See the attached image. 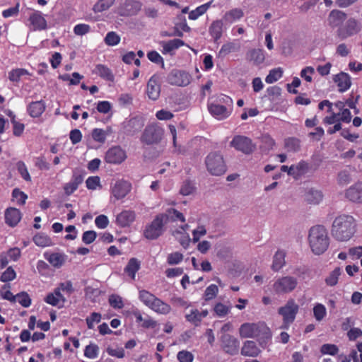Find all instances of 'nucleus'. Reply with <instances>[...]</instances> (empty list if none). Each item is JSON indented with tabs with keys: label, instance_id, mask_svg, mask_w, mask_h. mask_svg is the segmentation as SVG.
Here are the masks:
<instances>
[{
	"label": "nucleus",
	"instance_id": "e2e57ef3",
	"mask_svg": "<svg viewBox=\"0 0 362 362\" xmlns=\"http://www.w3.org/2000/svg\"><path fill=\"white\" fill-rule=\"evenodd\" d=\"M12 197L16 199L19 205H23L28 198L25 193L21 191L18 188H15L12 192Z\"/></svg>",
	"mask_w": 362,
	"mask_h": 362
},
{
	"label": "nucleus",
	"instance_id": "9d476101",
	"mask_svg": "<svg viewBox=\"0 0 362 362\" xmlns=\"http://www.w3.org/2000/svg\"><path fill=\"white\" fill-rule=\"evenodd\" d=\"M298 285L296 277L286 276L279 278L273 284V289L278 294L288 293L293 291Z\"/></svg>",
	"mask_w": 362,
	"mask_h": 362
},
{
	"label": "nucleus",
	"instance_id": "f03ea898",
	"mask_svg": "<svg viewBox=\"0 0 362 362\" xmlns=\"http://www.w3.org/2000/svg\"><path fill=\"white\" fill-rule=\"evenodd\" d=\"M308 243L311 251L315 255L323 254L329 245L327 229L322 226L312 227L308 233Z\"/></svg>",
	"mask_w": 362,
	"mask_h": 362
},
{
	"label": "nucleus",
	"instance_id": "4d7b16f0",
	"mask_svg": "<svg viewBox=\"0 0 362 362\" xmlns=\"http://www.w3.org/2000/svg\"><path fill=\"white\" fill-rule=\"evenodd\" d=\"M167 216L172 221H180L181 222H185V218L182 213L175 209H169L167 211Z\"/></svg>",
	"mask_w": 362,
	"mask_h": 362
},
{
	"label": "nucleus",
	"instance_id": "473e14b6",
	"mask_svg": "<svg viewBox=\"0 0 362 362\" xmlns=\"http://www.w3.org/2000/svg\"><path fill=\"white\" fill-rule=\"evenodd\" d=\"M140 269V262L136 258H131L124 268V272L131 277L135 279L136 273Z\"/></svg>",
	"mask_w": 362,
	"mask_h": 362
},
{
	"label": "nucleus",
	"instance_id": "aec40b11",
	"mask_svg": "<svg viewBox=\"0 0 362 362\" xmlns=\"http://www.w3.org/2000/svg\"><path fill=\"white\" fill-rule=\"evenodd\" d=\"M45 259L54 268H61L66 262L67 256L62 252H45Z\"/></svg>",
	"mask_w": 362,
	"mask_h": 362
},
{
	"label": "nucleus",
	"instance_id": "c756f323",
	"mask_svg": "<svg viewBox=\"0 0 362 362\" xmlns=\"http://www.w3.org/2000/svg\"><path fill=\"white\" fill-rule=\"evenodd\" d=\"M93 74L98 75L107 81H113L115 79L111 69L104 64H97L93 71Z\"/></svg>",
	"mask_w": 362,
	"mask_h": 362
},
{
	"label": "nucleus",
	"instance_id": "9b49d317",
	"mask_svg": "<svg viewBox=\"0 0 362 362\" xmlns=\"http://www.w3.org/2000/svg\"><path fill=\"white\" fill-rule=\"evenodd\" d=\"M127 158V154L124 149L120 146H113L110 147L105 154V161L107 163L113 165H119L124 162Z\"/></svg>",
	"mask_w": 362,
	"mask_h": 362
},
{
	"label": "nucleus",
	"instance_id": "69168bd1",
	"mask_svg": "<svg viewBox=\"0 0 362 362\" xmlns=\"http://www.w3.org/2000/svg\"><path fill=\"white\" fill-rule=\"evenodd\" d=\"M147 57L151 62L157 64H160L162 67L164 66L163 59L158 52L154 50L148 52Z\"/></svg>",
	"mask_w": 362,
	"mask_h": 362
},
{
	"label": "nucleus",
	"instance_id": "20e7f679",
	"mask_svg": "<svg viewBox=\"0 0 362 362\" xmlns=\"http://www.w3.org/2000/svg\"><path fill=\"white\" fill-rule=\"evenodd\" d=\"M207 170L210 174L215 176H220L226 171L223 156L217 153H210L205 160Z\"/></svg>",
	"mask_w": 362,
	"mask_h": 362
},
{
	"label": "nucleus",
	"instance_id": "8fccbe9b",
	"mask_svg": "<svg viewBox=\"0 0 362 362\" xmlns=\"http://www.w3.org/2000/svg\"><path fill=\"white\" fill-rule=\"evenodd\" d=\"M194 183L189 180H185L180 187V193L184 196L192 194L195 190Z\"/></svg>",
	"mask_w": 362,
	"mask_h": 362
},
{
	"label": "nucleus",
	"instance_id": "3c124183",
	"mask_svg": "<svg viewBox=\"0 0 362 362\" xmlns=\"http://www.w3.org/2000/svg\"><path fill=\"white\" fill-rule=\"evenodd\" d=\"M285 148L288 151H298L300 149V141L296 138H288L285 140Z\"/></svg>",
	"mask_w": 362,
	"mask_h": 362
},
{
	"label": "nucleus",
	"instance_id": "052dcab7",
	"mask_svg": "<svg viewBox=\"0 0 362 362\" xmlns=\"http://www.w3.org/2000/svg\"><path fill=\"white\" fill-rule=\"evenodd\" d=\"M86 185L90 190H95L98 187H101L100 177L90 176L86 181Z\"/></svg>",
	"mask_w": 362,
	"mask_h": 362
},
{
	"label": "nucleus",
	"instance_id": "6e6d98bb",
	"mask_svg": "<svg viewBox=\"0 0 362 362\" xmlns=\"http://www.w3.org/2000/svg\"><path fill=\"white\" fill-rule=\"evenodd\" d=\"M16 277V273L15 270L11 267H8L1 275L0 281L4 283L11 281L15 279Z\"/></svg>",
	"mask_w": 362,
	"mask_h": 362
},
{
	"label": "nucleus",
	"instance_id": "5fc2aeb1",
	"mask_svg": "<svg viewBox=\"0 0 362 362\" xmlns=\"http://www.w3.org/2000/svg\"><path fill=\"white\" fill-rule=\"evenodd\" d=\"M16 300L24 308H28L31 305V298L28 293L22 291L16 295Z\"/></svg>",
	"mask_w": 362,
	"mask_h": 362
},
{
	"label": "nucleus",
	"instance_id": "72a5a7b5",
	"mask_svg": "<svg viewBox=\"0 0 362 362\" xmlns=\"http://www.w3.org/2000/svg\"><path fill=\"white\" fill-rule=\"evenodd\" d=\"M211 4L212 1H210L206 4L199 6L195 9L191 11L189 13L188 18L192 21L197 20L207 11V10L210 8Z\"/></svg>",
	"mask_w": 362,
	"mask_h": 362
},
{
	"label": "nucleus",
	"instance_id": "6ab92c4d",
	"mask_svg": "<svg viewBox=\"0 0 362 362\" xmlns=\"http://www.w3.org/2000/svg\"><path fill=\"white\" fill-rule=\"evenodd\" d=\"M346 13L338 9L332 10L327 16V24L332 28H339L346 20Z\"/></svg>",
	"mask_w": 362,
	"mask_h": 362
},
{
	"label": "nucleus",
	"instance_id": "79ce46f5",
	"mask_svg": "<svg viewBox=\"0 0 362 362\" xmlns=\"http://www.w3.org/2000/svg\"><path fill=\"white\" fill-rule=\"evenodd\" d=\"M265 60L264 52L262 49H254L250 53V61L255 65L262 64Z\"/></svg>",
	"mask_w": 362,
	"mask_h": 362
},
{
	"label": "nucleus",
	"instance_id": "7c9ffc66",
	"mask_svg": "<svg viewBox=\"0 0 362 362\" xmlns=\"http://www.w3.org/2000/svg\"><path fill=\"white\" fill-rule=\"evenodd\" d=\"M285 257V251L282 250H277L273 257L272 269L275 272L279 271L286 264Z\"/></svg>",
	"mask_w": 362,
	"mask_h": 362
},
{
	"label": "nucleus",
	"instance_id": "2eb2a0df",
	"mask_svg": "<svg viewBox=\"0 0 362 362\" xmlns=\"http://www.w3.org/2000/svg\"><path fill=\"white\" fill-rule=\"evenodd\" d=\"M207 107L210 114L218 120L228 118L233 111L232 108H228L226 105H221L215 101L208 102Z\"/></svg>",
	"mask_w": 362,
	"mask_h": 362
},
{
	"label": "nucleus",
	"instance_id": "774afa93",
	"mask_svg": "<svg viewBox=\"0 0 362 362\" xmlns=\"http://www.w3.org/2000/svg\"><path fill=\"white\" fill-rule=\"evenodd\" d=\"M183 259V255L179 252H173L168 255L167 262L170 265L177 264Z\"/></svg>",
	"mask_w": 362,
	"mask_h": 362
},
{
	"label": "nucleus",
	"instance_id": "e433bc0d",
	"mask_svg": "<svg viewBox=\"0 0 362 362\" xmlns=\"http://www.w3.org/2000/svg\"><path fill=\"white\" fill-rule=\"evenodd\" d=\"M322 194L317 189H309L305 194V199L308 202L313 204H319L322 200Z\"/></svg>",
	"mask_w": 362,
	"mask_h": 362
},
{
	"label": "nucleus",
	"instance_id": "39448f33",
	"mask_svg": "<svg viewBox=\"0 0 362 362\" xmlns=\"http://www.w3.org/2000/svg\"><path fill=\"white\" fill-rule=\"evenodd\" d=\"M163 134L164 130L162 127L156 124H151L146 127L140 140L146 145L157 144L161 141Z\"/></svg>",
	"mask_w": 362,
	"mask_h": 362
},
{
	"label": "nucleus",
	"instance_id": "5701e85b",
	"mask_svg": "<svg viewBox=\"0 0 362 362\" xmlns=\"http://www.w3.org/2000/svg\"><path fill=\"white\" fill-rule=\"evenodd\" d=\"M4 216L5 223L11 227L17 226L22 218L21 211L14 207H9L6 209Z\"/></svg>",
	"mask_w": 362,
	"mask_h": 362
},
{
	"label": "nucleus",
	"instance_id": "a878e982",
	"mask_svg": "<svg viewBox=\"0 0 362 362\" xmlns=\"http://www.w3.org/2000/svg\"><path fill=\"white\" fill-rule=\"evenodd\" d=\"M29 21L35 30H43L47 27L46 19L39 11H35L30 16Z\"/></svg>",
	"mask_w": 362,
	"mask_h": 362
},
{
	"label": "nucleus",
	"instance_id": "6e6552de",
	"mask_svg": "<svg viewBox=\"0 0 362 362\" xmlns=\"http://www.w3.org/2000/svg\"><path fill=\"white\" fill-rule=\"evenodd\" d=\"M361 27L358 20L354 18H348L346 22L339 27L337 31V35L341 40L346 39L358 34Z\"/></svg>",
	"mask_w": 362,
	"mask_h": 362
},
{
	"label": "nucleus",
	"instance_id": "bf43d9fd",
	"mask_svg": "<svg viewBox=\"0 0 362 362\" xmlns=\"http://www.w3.org/2000/svg\"><path fill=\"white\" fill-rule=\"evenodd\" d=\"M91 134L93 139L97 142L104 143L106 140L107 134L102 129H93Z\"/></svg>",
	"mask_w": 362,
	"mask_h": 362
},
{
	"label": "nucleus",
	"instance_id": "412c9836",
	"mask_svg": "<svg viewBox=\"0 0 362 362\" xmlns=\"http://www.w3.org/2000/svg\"><path fill=\"white\" fill-rule=\"evenodd\" d=\"M346 197L354 203H362V182H358L349 187L345 192Z\"/></svg>",
	"mask_w": 362,
	"mask_h": 362
},
{
	"label": "nucleus",
	"instance_id": "ea45409f",
	"mask_svg": "<svg viewBox=\"0 0 362 362\" xmlns=\"http://www.w3.org/2000/svg\"><path fill=\"white\" fill-rule=\"evenodd\" d=\"M283 73L284 70L281 67L271 69L269 72V74L265 78V82L267 83L271 84L277 81L282 77Z\"/></svg>",
	"mask_w": 362,
	"mask_h": 362
},
{
	"label": "nucleus",
	"instance_id": "4468645a",
	"mask_svg": "<svg viewBox=\"0 0 362 362\" xmlns=\"http://www.w3.org/2000/svg\"><path fill=\"white\" fill-rule=\"evenodd\" d=\"M144 119L142 117L136 116L125 120L122 124L124 133L133 136L144 127Z\"/></svg>",
	"mask_w": 362,
	"mask_h": 362
},
{
	"label": "nucleus",
	"instance_id": "f3484780",
	"mask_svg": "<svg viewBox=\"0 0 362 362\" xmlns=\"http://www.w3.org/2000/svg\"><path fill=\"white\" fill-rule=\"evenodd\" d=\"M142 8V3L138 0H125L119 6V14L123 16L136 15Z\"/></svg>",
	"mask_w": 362,
	"mask_h": 362
},
{
	"label": "nucleus",
	"instance_id": "f704fd0d",
	"mask_svg": "<svg viewBox=\"0 0 362 362\" xmlns=\"http://www.w3.org/2000/svg\"><path fill=\"white\" fill-rule=\"evenodd\" d=\"M223 33V23L221 21H214L209 27V33L215 41L218 40Z\"/></svg>",
	"mask_w": 362,
	"mask_h": 362
},
{
	"label": "nucleus",
	"instance_id": "c03bdc74",
	"mask_svg": "<svg viewBox=\"0 0 362 362\" xmlns=\"http://www.w3.org/2000/svg\"><path fill=\"white\" fill-rule=\"evenodd\" d=\"M121 40L120 36L115 31L108 32L104 38L105 43L108 46L117 45Z\"/></svg>",
	"mask_w": 362,
	"mask_h": 362
},
{
	"label": "nucleus",
	"instance_id": "423d86ee",
	"mask_svg": "<svg viewBox=\"0 0 362 362\" xmlns=\"http://www.w3.org/2000/svg\"><path fill=\"white\" fill-rule=\"evenodd\" d=\"M272 334L264 322H258L250 325V338H254L259 344L264 347L270 340Z\"/></svg>",
	"mask_w": 362,
	"mask_h": 362
},
{
	"label": "nucleus",
	"instance_id": "680f3d73",
	"mask_svg": "<svg viewBox=\"0 0 362 362\" xmlns=\"http://www.w3.org/2000/svg\"><path fill=\"white\" fill-rule=\"evenodd\" d=\"M101 320V315L98 313H92L89 317L86 319L87 327L90 329L94 328V323H98Z\"/></svg>",
	"mask_w": 362,
	"mask_h": 362
},
{
	"label": "nucleus",
	"instance_id": "f257e3e1",
	"mask_svg": "<svg viewBox=\"0 0 362 362\" xmlns=\"http://www.w3.org/2000/svg\"><path fill=\"white\" fill-rule=\"evenodd\" d=\"M355 233L354 218L349 215L337 216L332 225L331 234L337 241L350 240Z\"/></svg>",
	"mask_w": 362,
	"mask_h": 362
},
{
	"label": "nucleus",
	"instance_id": "de8ad7c7",
	"mask_svg": "<svg viewBox=\"0 0 362 362\" xmlns=\"http://www.w3.org/2000/svg\"><path fill=\"white\" fill-rule=\"evenodd\" d=\"M214 311L218 317H223L230 312V307L222 303H217L214 307Z\"/></svg>",
	"mask_w": 362,
	"mask_h": 362
},
{
	"label": "nucleus",
	"instance_id": "0eeeda50",
	"mask_svg": "<svg viewBox=\"0 0 362 362\" xmlns=\"http://www.w3.org/2000/svg\"><path fill=\"white\" fill-rule=\"evenodd\" d=\"M299 307L293 299L287 301L284 306L280 307L278 313L283 317V328H288L295 320Z\"/></svg>",
	"mask_w": 362,
	"mask_h": 362
},
{
	"label": "nucleus",
	"instance_id": "c85d7f7f",
	"mask_svg": "<svg viewBox=\"0 0 362 362\" xmlns=\"http://www.w3.org/2000/svg\"><path fill=\"white\" fill-rule=\"evenodd\" d=\"M29 115L32 117H39L45 110V103L43 100L31 102L27 108Z\"/></svg>",
	"mask_w": 362,
	"mask_h": 362
},
{
	"label": "nucleus",
	"instance_id": "338daca9",
	"mask_svg": "<svg viewBox=\"0 0 362 362\" xmlns=\"http://www.w3.org/2000/svg\"><path fill=\"white\" fill-rule=\"evenodd\" d=\"M177 358L179 362H192L194 356L190 351L182 350L177 353Z\"/></svg>",
	"mask_w": 362,
	"mask_h": 362
},
{
	"label": "nucleus",
	"instance_id": "13d9d810",
	"mask_svg": "<svg viewBox=\"0 0 362 362\" xmlns=\"http://www.w3.org/2000/svg\"><path fill=\"white\" fill-rule=\"evenodd\" d=\"M115 2V0H99L94 6L95 12H102L108 9Z\"/></svg>",
	"mask_w": 362,
	"mask_h": 362
},
{
	"label": "nucleus",
	"instance_id": "09e8293b",
	"mask_svg": "<svg viewBox=\"0 0 362 362\" xmlns=\"http://www.w3.org/2000/svg\"><path fill=\"white\" fill-rule=\"evenodd\" d=\"M16 168H17V170H18L19 174L21 175V176L22 177V178L24 180H25L27 182H31V177L28 170L27 166L23 161L20 160V161L17 162Z\"/></svg>",
	"mask_w": 362,
	"mask_h": 362
},
{
	"label": "nucleus",
	"instance_id": "58836bf2",
	"mask_svg": "<svg viewBox=\"0 0 362 362\" xmlns=\"http://www.w3.org/2000/svg\"><path fill=\"white\" fill-rule=\"evenodd\" d=\"M29 75L27 69L23 68L13 69L8 72V79L13 83L20 81L21 78L23 76Z\"/></svg>",
	"mask_w": 362,
	"mask_h": 362
},
{
	"label": "nucleus",
	"instance_id": "37998d69",
	"mask_svg": "<svg viewBox=\"0 0 362 362\" xmlns=\"http://www.w3.org/2000/svg\"><path fill=\"white\" fill-rule=\"evenodd\" d=\"M99 354V346L95 344L90 343V344L87 345L85 347L84 349V356L90 358L94 359L96 358L98 356Z\"/></svg>",
	"mask_w": 362,
	"mask_h": 362
},
{
	"label": "nucleus",
	"instance_id": "ddd939ff",
	"mask_svg": "<svg viewBox=\"0 0 362 362\" xmlns=\"http://www.w3.org/2000/svg\"><path fill=\"white\" fill-rule=\"evenodd\" d=\"M161 91L160 76L155 74L147 82L146 93L149 99L156 100L159 98Z\"/></svg>",
	"mask_w": 362,
	"mask_h": 362
},
{
	"label": "nucleus",
	"instance_id": "0e129e2a",
	"mask_svg": "<svg viewBox=\"0 0 362 362\" xmlns=\"http://www.w3.org/2000/svg\"><path fill=\"white\" fill-rule=\"evenodd\" d=\"M90 31V26L86 23H79L74 27V33L76 35L82 36Z\"/></svg>",
	"mask_w": 362,
	"mask_h": 362
},
{
	"label": "nucleus",
	"instance_id": "603ef678",
	"mask_svg": "<svg viewBox=\"0 0 362 362\" xmlns=\"http://www.w3.org/2000/svg\"><path fill=\"white\" fill-rule=\"evenodd\" d=\"M218 293V286L215 284H211L206 288V290L204 291V300L206 301H209L210 300L215 298L216 296H217Z\"/></svg>",
	"mask_w": 362,
	"mask_h": 362
},
{
	"label": "nucleus",
	"instance_id": "4c0bfd02",
	"mask_svg": "<svg viewBox=\"0 0 362 362\" xmlns=\"http://www.w3.org/2000/svg\"><path fill=\"white\" fill-rule=\"evenodd\" d=\"M33 242L39 247H45L53 245L52 239L43 233H37L33 237Z\"/></svg>",
	"mask_w": 362,
	"mask_h": 362
},
{
	"label": "nucleus",
	"instance_id": "7ed1b4c3",
	"mask_svg": "<svg viewBox=\"0 0 362 362\" xmlns=\"http://www.w3.org/2000/svg\"><path fill=\"white\" fill-rule=\"evenodd\" d=\"M139 300L148 308L160 315H168L171 311L169 304L146 290L139 291Z\"/></svg>",
	"mask_w": 362,
	"mask_h": 362
},
{
	"label": "nucleus",
	"instance_id": "cd10ccee",
	"mask_svg": "<svg viewBox=\"0 0 362 362\" xmlns=\"http://www.w3.org/2000/svg\"><path fill=\"white\" fill-rule=\"evenodd\" d=\"M334 81L337 83L339 87V90L341 92L347 90L351 85L350 76L344 72H341L335 75Z\"/></svg>",
	"mask_w": 362,
	"mask_h": 362
},
{
	"label": "nucleus",
	"instance_id": "4be33fe9",
	"mask_svg": "<svg viewBox=\"0 0 362 362\" xmlns=\"http://www.w3.org/2000/svg\"><path fill=\"white\" fill-rule=\"evenodd\" d=\"M136 218V213L132 210H123L117 214L116 223L121 228L129 226Z\"/></svg>",
	"mask_w": 362,
	"mask_h": 362
},
{
	"label": "nucleus",
	"instance_id": "864d4df0",
	"mask_svg": "<svg viewBox=\"0 0 362 362\" xmlns=\"http://www.w3.org/2000/svg\"><path fill=\"white\" fill-rule=\"evenodd\" d=\"M338 351L337 346L332 344H325L320 348V352L323 355L335 356Z\"/></svg>",
	"mask_w": 362,
	"mask_h": 362
},
{
	"label": "nucleus",
	"instance_id": "1a4fd4ad",
	"mask_svg": "<svg viewBox=\"0 0 362 362\" xmlns=\"http://www.w3.org/2000/svg\"><path fill=\"white\" fill-rule=\"evenodd\" d=\"M192 76L187 71L173 69L167 76L166 81L171 86L185 87L192 81Z\"/></svg>",
	"mask_w": 362,
	"mask_h": 362
},
{
	"label": "nucleus",
	"instance_id": "49530a36",
	"mask_svg": "<svg viewBox=\"0 0 362 362\" xmlns=\"http://www.w3.org/2000/svg\"><path fill=\"white\" fill-rule=\"evenodd\" d=\"M327 315V309L325 306L321 303H317L313 308V315L315 319L320 322Z\"/></svg>",
	"mask_w": 362,
	"mask_h": 362
},
{
	"label": "nucleus",
	"instance_id": "a19ab883",
	"mask_svg": "<svg viewBox=\"0 0 362 362\" xmlns=\"http://www.w3.org/2000/svg\"><path fill=\"white\" fill-rule=\"evenodd\" d=\"M243 16V12L240 8H234L228 12H226L223 16L226 22L232 23L233 22L239 20Z\"/></svg>",
	"mask_w": 362,
	"mask_h": 362
},
{
	"label": "nucleus",
	"instance_id": "2f4dec72",
	"mask_svg": "<svg viewBox=\"0 0 362 362\" xmlns=\"http://www.w3.org/2000/svg\"><path fill=\"white\" fill-rule=\"evenodd\" d=\"M185 42L180 39H173L167 42H162L163 54L170 53L172 51L180 48L183 46Z\"/></svg>",
	"mask_w": 362,
	"mask_h": 362
},
{
	"label": "nucleus",
	"instance_id": "c9c22d12",
	"mask_svg": "<svg viewBox=\"0 0 362 362\" xmlns=\"http://www.w3.org/2000/svg\"><path fill=\"white\" fill-rule=\"evenodd\" d=\"M341 274L342 269L340 267H336L325 278V281L326 284L329 286H336Z\"/></svg>",
	"mask_w": 362,
	"mask_h": 362
},
{
	"label": "nucleus",
	"instance_id": "a211bd4d",
	"mask_svg": "<svg viewBox=\"0 0 362 362\" xmlns=\"http://www.w3.org/2000/svg\"><path fill=\"white\" fill-rule=\"evenodd\" d=\"M221 347L223 350L230 354L235 355L239 351V341L234 337L230 334H223L221 337Z\"/></svg>",
	"mask_w": 362,
	"mask_h": 362
},
{
	"label": "nucleus",
	"instance_id": "f8f14e48",
	"mask_svg": "<svg viewBox=\"0 0 362 362\" xmlns=\"http://www.w3.org/2000/svg\"><path fill=\"white\" fill-rule=\"evenodd\" d=\"M164 216L163 214L157 215L153 221L146 227L144 232L146 238L155 240L161 235Z\"/></svg>",
	"mask_w": 362,
	"mask_h": 362
},
{
	"label": "nucleus",
	"instance_id": "dca6fc26",
	"mask_svg": "<svg viewBox=\"0 0 362 362\" xmlns=\"http://www.w3.org/2000/svg\"><path fill=\"white\" fill-rule=\"evenodd\" d=\"M132 185L129 182L124 180L116 181L111 187V194L115 200H119L124 198L131 191Z\"/></svg>",
	"mask_w": 362,
	"mask_h": 362
},
{
	"label": "nucleus",
	"instance_id": "393cba45",
	"mask_svg": "<svg viewBox=\"0 0 362 362\" xmlns=\"http://www.w3.org/2000/svg\"><path fill=\"white\" fill-rule=\"evenodd\" d=\"M208 314L209 312L207 310L199 311L197 309H192L189 314L185 315V318L187 322L195 327H198L201 325L202 320L205 318Z\"/></svg>",
	"mask_w": 362,
	"mask_h": 362
},
{
	"label": "nucleus",
	"instance_id": "a18cd8bd",
	"mask_svg": "<svg viewBox=\"0 0 362 362\" xmlns=\"http://www.w3.org/2000/svg\"><path fill=\"white\" fill-rule=\"evenodd\" d=\"M11 286L9 284H6L2 286L0 291V295L3 299L7 300L11 303H14L16 302V296L11 292L9 290Z\"/></svg>",
	"mask_w": 362,
	"mask_h": 362
},
{
	"label": "nucleus",
	"instance_id": "b1692460",
	"mask_svg": "<svg viewBox=\"0 0 362 362\" xmlns=\"http://www.w3.org/2000/svg\"><path fill=\"white\" fill-rule=\"evenodd\" d=\"M230 146L233 147L237 151L247 154L249 153V139L245 136H235L230 142Z\"/></svg>",
	"mask_w": 362,
	"mask_h": 362
},
{
	"label": "nucleus",
	"instance_id": "bb28decb",
	"mask_svg": "<svg viewBox=\"0 0 362 362\" xmlns=\"http://www.w3.org/2000/svg\"><path fill=\"white\" fill-rule=\"evenodd\" d=\"M310 165L308 162L301 160L296 165L289 167V175L295 179H298L302 175L308 173Z\"/></svg>",
	"mask_w": 362,
	"mask_h": 362
}]
</instances>
